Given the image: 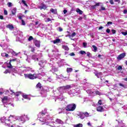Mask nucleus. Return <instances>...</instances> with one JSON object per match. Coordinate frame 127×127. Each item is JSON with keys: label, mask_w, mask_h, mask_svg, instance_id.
<instances>
[{"label": "nucleus", "mask_w": 127, "mask_h": 127, "mask_svg": "<svg viewBox=\"0 0 127 127\" xmlns=\"http://www.w3.org/2000/svg\"><path fill=\"white\" fill-rule=\"evenodd\" d=\"M22 96L24 99H27V100H30V98H29V97H28V95L23 94Z\"/></svg>", "instance_id": "obj_21"}, {"label": "nucleus", "mask_w": 127, "mask_h": 127, "mask_svg": "<svg viewBox=\"0 0 127 127\" xmlns=\"http://www.w3.org/2000/svg\"><path fill=\"white\" fill-rule=\"evenodd\" d=\"M99 105H102V100H100L98 101Z\"/></svg>", "instance_id": "obj_58"}, {"label": "nucleus", "mask_w": 127, "mask_h": 127, "mask_svg": "<svg viewBox=\"0 0 127 127\" xmlns=\"http://www.w3.org/2000/svg\"><path fill=\"white\" fill-rule=\"evenodd\" d=\"M41 114L42 115V116H45L46 115V114L47 113V112L46 111H45V112H43V111L41 112Z\"/></svg>", "instance_id": "obj_36"}, {"label": "nucleus", "mask_w": 127, "mask_h": 127, "mask_svg": "<svg viewBox=\"0 0 127 127\" xmlns=\"http://www.w3.org/2000/svg\"><path fill=\"white\" fill-rule=\"evenodd\" d=\"M49 21H51V19H50V18H48L47 19V22H48Z\"/></svg>", "instance_id": "obj_57"}, {"label": "nucleus", "mask_w": 127, "mask_h": 127, "mask_svg": "<svg viewBox=\"0 0 127 127\" xmlns=\"http://www.w3.org/2000/svg\"><path fill=\"white\" fill-rule=\"evenodd\" d=\"M83 46L84 48H87V43H83Z\"/></svg>", "instance_id": "obj_39"}, {"label": "nucleus", "mask_w": 127, "mask_h": 127, "mask_svg": "<svg viewBox=\"0 0 127 127\" xmlns=\"http://www.w3.org/2000/svg\"><path fill=\"white\" fill-rule=\"evenodd\" d=\"M118 70H123V66L120 65L118 67Z\"/></svg>", "instance_id": "obj_46"}, {"label": "nucleus", "mask_w": 127, "mask_h": 127, "mask_svg": "<svg viewBox=\"0 0 127 127\" xmlns=\"http://www.w3.org/2000/svg\"><path fill=\"white\" fill-rule=\"evenodd\" d=\"M80 54H81L82 55H84V54H86V52L84 51H80Z\"/></svg>", "instance_id": "obj_37"}, {"label": "nucleus", "mask_w": 127, "mask_h": 127, "mask_svg": "<svg viewBox=\"0 0 127 127\" xmlns=\"http://www.w3.org/2000/svg\"><path fill=\"white\" fill-rule=\"evenodd\" d=\"M100 10H106V7H105L104 6H101Z\"/></svg>", "instance_id": "obj_48"}, {"label": "nucleus", "mask_w": 127, "mask_h": 127, "mask_svg": "<svg viewBox=\"0 0 127 127\" xmlns=\"http://www.w3.org/2000/svg\"><path fill=\"white\" fill-rule=\"evenodd\" d=\"M123 35H124V36H126L127 35V31L126 32H122Z\"/></svg>", "instance_id": "obj_43"}, {"label": "nucleus", "mask_w": 127, "mask_h": 127, "mask_svg": "<svg viewBox=\"0 0 127 127\" xmlns=\"http://www.w3.org/2000/svg\"><path fill=\"white\" fill-rule=\"evenodd\" d=\"M21 94V92L20 91H18L15 93V96H16V97H18L19 95Z\"/></svg>", "instance_id": "obj_31"}, {"label": "nucleus", "mask_w": 127, "mask_h": 127, "mask_svg": "<svg viewBox=\"0 0 127 127\" xmlns=\"http://www.w3.org/2000/svg\"><path fill=\"white\" fill-rule=\"evenodd\" d=\"M92 47L95 51V52H96V51H97V50H98V48H97V47L95 45H93Z\"/></svg>", "instance_id": "obj_34"}, {"label": "nucleus", "mask_w": 127, "mask_h": 127, "mask_svg": "<svg viewBox=\"0 0 127 127\" xmlns=\"http://www.w3.org/2000/svg\"><path fill=\"white\" fill-rule=\"evenodd\" d=\"M112 31L113 34H116V32H117V31H116V30H114V29H112Z\"/></svg>", "instance_id": "obj_49"}, {"label": "nucleus", "mask_w": 127, "mask_h": 127, "mask_svg": "<svg viewBox=\"0 0 127 127\" xmlns=\"http://www.w3.org/2000/svg\"><path fill=\"white\" fill-rule=\"evenodd\" d=\"M96 6H100V3H96V4L92 5L91 8L92 9H96Z\"/></svg>", "instance_id": "obj_15"}, {"label": "nucleus", "mask_w": 127, "mask_h": 127, "mask_svg": "<svg viewBox=\"0 0 127 127\" xmlns=\"http://www.w3.org/2000/svg\"><path fill=\"white\" fill-rule=\"evenodd\" d=\"M126 57V53H123L120 55H119L117 58V60L121 61L122 59H124Z\"/></svg>", "instance_id": "obj_7"}, {"label": "nucleus", "mask_w": 127, "mask_h": 127, "mask_svg": "<svg viewBox=\"0 0 127 127\" xmlns=\"http://www.w3.org/2000/svg\"><path fill=\"white\" fill-rule=\"evenodd\" d=\"M64 14H66V13H67V10L64 9Z\"/></svg>", "instance_id": "obj_60"}, {"label": "nucleus", "mask_w": 127, "mask_h": 127, "mask_svg": "<svg viewBox=\"0 0 127 127\" xmlns=\"http://www.w3.org/2000/svg\"><path fill=\"white\" fill-rule=\"evenodd\" d=\"M7 68H8L9 69H11V70H12V69H14V68H13V66H12V65H11V63H10V62H9L8 64H7Z\"/></svg>", "instance_id": "obj_12"}, {"label": "nucleus", "mask_w": 127, "mask_h": 127, "mask_svg": "<svg viewBox=\"0 0 127 127\" xmlns=\"http://www.w3.org/2000/svg\"><path fill=\"white\" fill-rule=\"evenodd\" d=\"M1 56H2V57H6V58H7L8 57V54L6 53H2L1 54Z\"/></svg>", "instance_id": "obj_28"}, {"label": "nucleus", "mask_w": 127, "mask_h": 127, "mask_svg": "<svg viewBox=\"0 0 127 127\" xmlns=\"http://www.w3.org/2000/svg\"><path fill=\"white\" fill-rule=\"evenodd\" d=\"M119 86H121V87H123V88H126V86L124 84H123V83H119Z\"/></svg>", "instance_id": "obj_41"}, {"label": "nucleus", "mask_w": 127, "mask_h": 127, "mask_svg": "<svg viewBox=\"0 0 127 127\" xmlns=\"http://www.w3.org/2000/svg\"><path fill=\"white\" fill-rule=\"evenodd\" d=\"M95 94L96 95H101V93L99 91H98V90H96L95 91Z\"/></svg>", "instance_id": "obj_44"}, {"label": "nucleus", "mask_w": 127, "mask_h": 127, "mask_svg": "<svg viewBox=\"0 0 127 127\" xmlns=\"http://www.w3.org/2000/svg\"><path fill=\"white\" fill-rule=\"evenodd\" d=\"M75 109L76 104L74 103L68 104L65 108V110L66 112H73L75 111Z\"/></svg>", "instance_id": "obj_2"}, {"label": "nucleus", "mask_w": 127, "mask_h": 127, "mask_svg": "<svg viewBox=\"0 0 127 127\" xmlns=\"http://www.w3.org/2000/svg\"><path fill=\"white\" fill-rule=\"evenodd\" d=\"M16 60H17V58H15L14 59L12 60H10L9 61L10 63H13V62H15V61H16Z\"/></svg>", "instance_id": "obj_30"}, {"label": "nucleus", "mask_w": 127, "mask_h": 127, "mask_svg": "<svg viewBox=\"0 0 127 127\" xmlns=\"http://www.w3.org/2000/svg\"><path fill=\"white\" fill-rule=\"evenodd\" d=\"M7 5L8 7H11V6H12V5L11 4V2H9L7 3Z\"/></svg>", "instance_id": "obj_42"}, {"label": "nucleus", "mask_w": 127, "mask_h": 127, "mask_svg": "<svg viewBox=\"0 0 127 127\" xmlns=\"http://www.w3.org/2000/svg\"><path fill=\"white\" fill-rule=\"evenodd\" d=\"M14 69H5V71L4 72V74H7V73H9L10 74V73H11V72H14Z\"/></svg>", "instance_id": "obj_11"}, {"label": "nucleus", "mask_w": 127, "mask_h": 127, "mask_svg": "<svg viewBox=\"0 0 127 127\" xmlns=\"http://www.w3.org/2000/svg\"><path fill=\"white\" fill-rule=\"evenodd\" d=\"M38 8L42 10V9H44V10H46L47 9V6L43 2L41 3V6H38Z\"/></svg>", "instance_id": "obj_5"}, {"label": "nucleus", "mask_w": 127, "mask_h": 127, "mask_svg": "<svg viewBox=\"0 0 127 127\" xmlns=\"http://www.w3.org/2000/svg\"><path fill=\"white\" fill-rule=\"evenodd\" d=\"M96 110L97 112H100V113H102V112H105V109L103 108V106H98L96 108Z\"/></svg>", "instance_id": "obj_9"}, {"label": "nucleus", "mask_w": 127, "mask_h": 127, "mask_svg": "<svg viewBox=\"0 0 127 127\" xmlns=\"http://www.w3.org/2000/svg\"><path fill=\"white\" fill-rule=\"evenodd\" d=\"M106 32H107V33H110V32H111V30H110V29H107L106 30Z\"/></svg>", "instance_id": "obj_55"}, {"label": "nucleus", "mask_w": 127, "mask_h": 127, "mask_svg": "<svg viewBox=\"0 0 127 127\" xmlns=\"http://www.w3.org/2000/svg\"><path fill=\"white\" fill-rule=\"evenodd\" d=\"M53 70L54 72H57L58 71V68H53Z\"/></svg>", "instance_id": "obj_47"}, {"label": "nucleus", "mask_w": 127, "mask_h": 127, "mask_svg": "<svg viewBox=\"0 0 127 127\" xmlns=\"http://www.w3.org/2000/svg\"><path fill=\"white\" fill-rule=\"evenodd\" d=\"M76 12H77L79 14H83V11L81 10L79 8H77L76 10Z\"/></svg>", "instance_id": "obj_22"}, {"label": "nucleus", "mask_w": 127, "mask_h": 127, "mask_svg": "<svg viewBox=\"0 0 127 127\" xmlns=\"http://www.w3.org/2000/svg\"><path fill=\"white\" fill-rule=\"evenodd\" d=\"M110 25L113 24V22H110V21L108 22L107 24H106V26H109V25H110Z\"/></svg>", "instance_id": "obj_38"}, {"label": "nucleus", "mask_w": 127, "mask_h": 127, "mask_svg": "<svg viewBox=\"0 0 127 127\" xmlns=\"http://www.w3.org/2000/svg\"><path fill=\"white\" fill-rule=\"evenodd\" d=\"M12 14L13 15H15V13H16V8H13L11 11Z\"/></svg>", "instance_id": "obj_23"}, {"label": "nucleus", "mask_w": 127, "mask_h": 127, "mask_svg": "<svg viewBox=\"0 0 127 127\" xmlns=\"http://www.w3.org/2000/svg\"><path fill=\"white\" fill-rule=\"evenodd\" d=\"M56 122L58 124H60V125H63V121L60 119H57Z\"/></svg>", "instance_id": "obj_20"}, {"label": "nucleus", "mask_w": 127, "mask_h": 127, "mask_svg": "<svg viewBox=\"0 0 127 127\" xmlns=\"http://www.w3.org/2000/svg\"><path fill=\"white\" fill-rule=\"evenodd\" d=\"M87 125L89 126V127H92V125H91V123L89 122L87 123Z\"/></svg>", "instance_id": "obj_61"}, {"label": "nucleus", "mask_w": 127, "mask_h": 127, "mask_svg": "<svg viewBox=\"0 0 127 127\" xmlns=\"http://www.w3.org/2000/svg\"><path fill=\"white\" fill-rule=\"evenodd\" d=\"M114 1H115V2H118V3H120L121 2L120 0H114Z\"/></svg>", "instance_id": "obj_56"}, {"label": "nucleus", "mask_w": 127, "mask_h": 127, "mask_svg": "<svg viewBox=\"0 0 127 127\" xmlns=\"http://www.w3.org/2000/svg\"><path fill=\"white\" fill-rule=\"evenodd\" d=\"M12 55H13V56H17V55H18V53H17L14 51H12Z\"/></svg>", "instance_id": "obj_32"}, {"label": "nucleus", "mask_w": 127, "mask_h": 127, "mask_svg": "<svg viewBox=\"0 0 127 127\" xmlns=\"http://www.w3.org/2000/svg\"><path fill=\"white\" fill-rule=\"evenodd\" d=\"M67 36H68L69 38H71V37H74V36H76V33L75 32H73L71 34V35H68L66 36V37Z\"/></svg>", "instance_id": "obj_19"}, {"label": "nucleus", "mask_w": 127, "mask_h": 127, "mask_svg": "<svg viewBox=\"0 0 127 127\" xmlns=\"http://www.w3.org/2000/svg\"><path fill=\"white\" fill-rule=\"evenodd\" d=\"M83 114L84 115V117H86V118L89 117V113L88 112H85Z\"/></svg>", "instance_id": "obj_35"}, {"label": "nucleus", "mask_w": 127, "mask_h": 127, "mask_svg": "<svg viewBox=\"0 0 127 127\" xmlns=\"http://www.w3.org/2000/svg\"><path fill=\"white\" fill-rule=\"evenodd\" d=\"M124 13L125 14H127V9H125V10H124Z\"/></svg>", "instance_id": "obj_59"}, {"label": "nucleus", "mask_w": 127, "mask_h": 127, "mask_svg": "<svg viewBox=\"0 0 127 127\" xmlns=\"http://www.w3.org/2000/svg\"><path fill=\"white\" fill-rule=\"evenodd\" d=\"M62 48L63 49H64V50H65L66 51H69V47H68L67 46L63 45Z\"/></svg>", "instance_id": "obj_16"}, {"label": "nucleus", "mask_w": 127, "mask_h": 127, "mask_svg": "<svg viewBox=\"0 0 127 127\" xmlns=\"http://www.w3.org/2000/svg\"><path fill=\"white\" fill-rule=\"evenodd\" d=\"M103 28H104V27L103 26H100L99 28V30H101V29H103Z\"/></svg>", "instance_id": "obj_62"}, {"label": "nucleus", "mask_w": 127, "mask_h": 127, "mask_svg": "<svg viewBox=\"0 0 127 127\" xmlns=\"http://www.w3.org/2000/svg\"><path fill=\"white\" fill-rule=\"evenodd\" d=\"M71 88H72L71 85H67L66 86H61L60 87H59L60 89H62V90H64V91L65 90H69V89H71Z\"/></svg>", "instance_id": "obj_6"}, {"label": "nucleus", "mask_w": 127, "mask_h": 127, "mask_svg": "<svg viewBox=\"0 0 127 127\" xmlns=\"http://www.w3.org/2000/svg\"><path fill=\"white\" fill-rule=\"evenodd\" d=\"M86 55H87V57H90V56H91V53H90V52H87L86 53Z\"/></svg>", "instance_id": "obj_51"}, {"label": "nucleus", "mask_w": 127, "mask_h": 127, "mask_svg": "<svg viewBox=\"0 0 127 127\" xmlns=\"http://www.w3.org/2000/svg\"><path fill=\"white\" fill-rule=\"evenodd\" d=\"M54 44H56V43H58L59 42H60V39H57L55 40L54 41Z\"/></svg>", "instance_id": "obj_27"}, {"label": "nucleus", "mask_w": 127, "mask_h": 127, "mask_svg": "<svg viewBox=\"0 0 127 127\" xmlns=\"http://www.w3.org/2000/svg\"><path fill=\"white\" fill-rule=\"evenodd\" d=\"M73 127H83V124L79 123L78 124L74 125Z\"/></svg>", "instance_id": "obj_24"}, {"label": "nucleus", "mask_w": 127, "mask_h": 127, "mask_svg": "<svg viewBox=\"0 0 127 127\" xmlns=\"http://www.w3.org/2000/svg\"><path fill=\"white\" fill-rule=\"evenodd\" d=\"M36 88H37V89H39L40 90L41 89V88H42V85L41 84V83L40 82H39L36 86Z\"/></svg>", "instance_id": "obj_13"}, {"label": "nucleus", "mask_w": 127, "mask_h": 127, "mask_svg": "<svg viewBox=\"0 0 127 127\" xmlns=\"http://www.w3.org/2000/svg\"><path fill=\"white\" fill-rule=\"evenodd\" d=\"M73 71V68L70 67V68H67L66 69V72L67 73H70Z\"/></svg>", "instance_id": "obj_26"}, {"label": "nucleus", "mask_w": 127, "mask_h": 127, "mask_svg": "<svg viewBox=\"0 0 127 127\" xmlns=\"http://www.w3.org/2000/svg\"><path fill=\"white\" fill-rule=\"evenodd\" d=\"M18 18H19V19H20V20H22V17L21 16H19L18 17Z\"/></svg>", "instance_id": "obj_63"}, {"label": "nucleus", "mask_w": 127, "mask_h": 127, "mask_svg": "<svg viewBox=\"0 0 127 127\" xmlns=\"http://www.w3.org/2000/svg\"><path fill=\"white\" fill-rule=\"evenodd\" d=\"M32 59H33V60H35V61H38V58H37L36 55H33L32 57Z\"/></svg>", "instance_id": "obj_25"}, {"label": "nucleus", "mask_w": 127, "mask_h": 127, "mask_svg": "<svg viewBox=\"0 0 127 127\" xmlns=\"http://www.w3.org/2000/svg\"><path fill=\"white\" fill-rule=\"evenodd\" d=\"M20 120L21 122H22V123H19V125H21V124H23L24 123H25L26 121L29 120V117L27 115H23L20 117Z\"/></svg>", "instance_id": "obj_4"}, {"label": "nucleus", "mask_w": 127, "mask_h": 127, "mask_svg": "<svg viewBox=\"0 0 127 127\" xmlns=\"http://www.w3.org/2000/svg\"><path fill=\"white\" fill-rule=\"evenodd\" d=\"M8 101V97L4 96L3 98L1 99V102L3 104H5Z\"/></svg>", "instance_id": "obj_10"}, {"label": "nucleus", "mask_w": 127, "mask_h": 127, "mask_svg": "<svg viewBox=\"0 0 127 127\" xmlns=\"http://www.w3.org/2000/svg\"><path fill=\"white\" fill-rule=\"evenodd\" d=\"M31 52H34V51H35V49L34 48H31Z\"/></svg>", "instance_id": "obj_53"}, {"label": "nucleus", "mask_w": 127, "mask_h": 127, "mask_svg": "<svg viewBox=\"0 0 127 127\" xmlns=\"http://www.w3.org/2000/svg\"><path fill=\"white\" fill-rule=\"evenodd\" d=\"M4 15H7V10H4Z\"/></svg>", "instance_id": "obj_50"}, {"label": "nucleus", "mask_w": 127, "mask_h": 127, "mask_svg": "<svg viewBox=\"0 0 127 127\" xmlns=\"http://www.w3.org/2000/svg\"><path fill=\"white\" fill-rule=\"evenodd\" d=\"M6 28H9L10 30H12L13 28H14V27H13V25H11V24H8L6 25Z\"/></svg>", "instance_id": "obj_14"}, {"label": "nucleus", "mask_w": 127, "mask_h": 127, "mask_svg": "<svg viewBox=\"0 0 127 127\" xmlns=\"http://www.w3.org/2000/svg\"><path fill=\"white\" fill-rule=\"evenodd\" d=\"M102 75H103V73L102 72L96 73L95 74V76H96L97 78H100V77H101V76H102Z\"/></svg>", "instance_id": "obj_18"}, {"label": "nucleus", "mask_w": 127, "mask_h": 127, "mask_svg": "<svg viewBox=\"0 0 127 127\" xmlns=\"http://www.w3.org/2000/svg\"><path fill=\"white\" fill-rule=\"evenodd\" d=\"M9 119H6V118L3 117L1 118L0 121L1 123H4L6 127H10V122L14 121V116L10 115L8 117Z\"/></svg>", "instance_id": "obj_1"}, {"label": "nucleus", "mask_w": 127, "mask_h": 127, "mask_svg": "<svg viewBox=\"0 0 127 127\" xmlns=\"http://www.w3.org/2000/svg\"><path fill=\"white\" fill-rule=\"evenodd\" d=\"M28 40V41H31V40H33V41L34 42V38H33V37H32V36H30Z\"/></svg>", "instance_id": "obj_29"}, {"label": "nucleus", "mask_w": 127, "mask_h": 127, "mask_svg": "<svg viewBox=\"0 0 127 127\" xmlns=\"http://www.w3.org/2000/svg\"><path fill=\"white\" fill-rule=\"evenodd\" d=\"M70 56H75V54L74 53H71L69 54Z\"/></svg>", "instance_id": "obj_54"}, {"label": "nucleus", "mask_w": 127, "mask_h": 127, "mask_svg": "<svg viewBox=\"0 0 127 127\" xmlns=\"http://www.w3.org/2000/svg\"><path fill=\"white\" fill-rule=\"evenodd\" d=\"M24 77L26 79H30V80H34V79H37L38 78V76L37 74L34 73L33 74H24Z\"/></svg>", "instance_id": "obj_3"}, {"label": "nucleus", "mask_w": 127, "mask_h": 127, "mask_svg": "<svg viewBox=\"0 0 127 127\" xmlns=\"http://www.w3.org/2000/svg\"><path fill=\"white\" fill-rule=\"evenodd\" d=\"M22 25H25V22L23 19L21 20Z\"/></svg>", "instance_id": "obj_45"}, {"label": "nucleus", "mask_w": 127, "mask_h": 127, "mask_svg": "<svg viewBox=\"0 0 127 127\" xmlns=\"http://www.w3.org/2000/svg\"><path fill=\"white\" fill-rule=\"evenodd\" d=\"M0 19H3V16L0 15Z\"/></svg>", "instance_id": "obj_64"}, {"label": "nucleus", "mask_w": 127, "mask_h": 127, "mask_svg": "<svg viewBox=\"0 0 127 127\" xmlns=\"http://www.w3.org/2000/svg\"><path fill=\"white\" fill-rule=\"evenodd\" d=\"M58 29L60 32L63 31V29L61 27H58Z\"/></svg>", "instance_id": "obj_40"}, {"label": "nucleus", "mask_w": 127, "mask_h": 127, "mask_svg": "<svg viewBox=\"0 0 127 127\" xmlns=\"http://www.w3.org/2000/svg\"><path fill=\"white\" fill-rule=\"evenodd\" d=\"M21 1L22 2V3H23V4H24V5L27 6H27H28V5H27V4L26 3V1L25 0H22Z\"/></svg>", "instance_id": "obj_33"}, {"label": "nucleus", "mask_w": 127, "mask_h": 127, "mask_svg": "<svg viewBox=\"0 0 127 127\" xmlns=\"http://www.w3.org/2000/svg\"><path fill=\"white\" fill-rule=\"evenodd\" d=\"M50 10L52 13H54V14H56V13H57V9H54L52 8H51V9Z\"/></svg>", "instance_id": "obj_17"}, {"label": "nucleus", "mask_w": 127, "mask_h": 127, "mask_svg": "<svg viewBox=\"0 0 127 127\" xmlns=\"http://www.w3.org/2000/svg\"><path fill=\"white\" fill-rule=\"evenodd\" d=\"M34 44L36 47H38V48H40V41H38L36 39H34Z\"/></svg>", "instance_id": "obj_8"}, {"label": "nucleus", "mask_w": 127, "mask_h": 127, "mask_svg": "<svg viewBox=\"0 0 127 127\" xmlns=\"http://www.w3.org/2000/svg\"><path fill=\"white\" fill-rule=\"evenodd\" d=\"M110 3H111V4H114V0H110L109 1Z\"/></svg>", "instance_id": "obj_52"}]
</instances>
